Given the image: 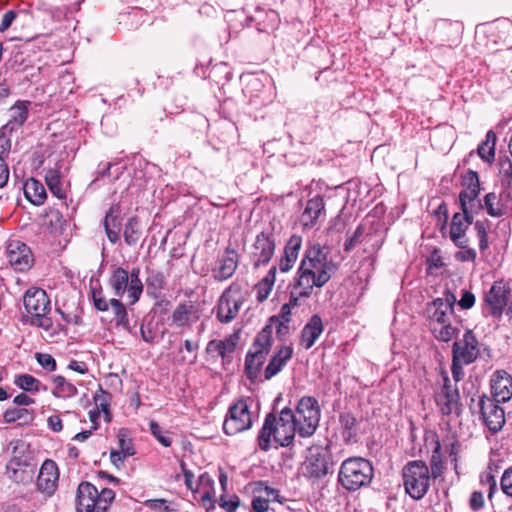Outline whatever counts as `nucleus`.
Segmentation results:
<instances>
[{
    "mask_svg": "<svg viewBox=\"0 0 512 512\" xmlns=\"http://www.w3.org/2000/svg\"><path fill=\"white\" fill-rule=\"evenodd\" d=\"M336 270V265L328 259L320 244L308 247L297 271V287L302 294L311 295L314 287H323Z\"/></svg>",
    "mask_w": 512,
    "mask_h": 512,
    "instance_id": "f257e3e1",
    "label": "nucleus"
},
{
    "mask_svg": "<svg viewBox=\"0 0 512 512\" xmlns=\"http://www.w3.org/2000/svg\"><path fill=\"white\" fill-rule=\"evenodd\" d=\"M298 427L295 424L293 411L283 408L279 415L273 413L266 415L263 426L258 434V445L261 450L268 451L271 448L272 439L282 447L292 445Z\"/></svg>",
    "mask_w": 512,
    "mask_h": 512,
    "instance_id": "f03ea898",
    "label": "nucleus"
},
{
    "mask_svg": "<svg viewBox=\"0 0 512 512\" xmlns=\"http://www.w3.org/2000/svg\"><path fill=\"white\" fill-rule=\"evenodd\" d=\"M373 471V466L367 459L350 457L342 462L338 479L346 490L356 491L371 483Z\"/></svg>",
    "mask_w": 512,
    "mask_h": 512,
    "instance_id": "7ed1b4c3",
    "label": "nucleus"
},
{
    "mask_svg": "<svg viewBox=\"0 0 512 512\" xmlns=\"http://www.w3.org/2000/svg\"><path fill=\"white\" fill-rule=\"evenodd\" d=\"M115 499V492L108 488H98L90 482L83 481L78 485L76 495L77 512H107Z\"/></svg>",
    "mask_w": 512,
    "mask_h": 512,
    "instance_id": "20e7f679",
    "label": "nucleus"
},
{
    "mask_svg": "<svg viewBox=\"0 0 512 512\" xmlns=\"http://www.w3.org/2000/svg\"><path fill=\"white\" fill-rule=\"evenodd\" d=\"M24 307L30 315V323L37 327L49 330L52 320L47 316L50 311V300L41 288H30L24 295Z\"/></svg>",
    "mask_w": 512,
    "mask_h": 512,
    "instance_id": "39448f33",
    "label": "nucleus"
},
{
    "mask_svg": "<svg viewBox=\"0 0 512 512\" xmlns=\"http://www.w3.org/2000/svg\"><path fill=\"white\" fill-rule=\"evenodd\" d=\"M406 492L416 500L422 499L430 486V470L423 461H410L402 470Z\"/></svg>",
    "mask_w": 512,
    "mask_h": 512,
    "instance_id": "423d86ee",
    "label": "nucleus"
},
{
    "mask_svg": "<svg viewBox=\"0 0 512 512\" xmlns=\"http://www.w3.org/2000/svg\"><path fill=\"white\" fill-rule=\"evenodd\" d=\"M321 410L317 399L311 396L302 397L293 412L295 424L298 427V435L302 438L311 437L320 421Z\"/></svg>",
    "mask_w": 512,
    "mask_h": 512,
    "instance_id": "0eeeda50",
    "label": "nucleus"
},
{
    "mask_svg": "<svg viewBox=\"0 0 512 512\" xmlns=\"http://www.w3.org/2000/svg\"><path fill=\"white\" fill-rule=\"evenodd\" d=\"M139 274V268H133L130 273L122 267L116 268L109 280L114 294L118 297H122L127 292L129 303H136L143 292V284L139 278Z\"/></svg>",
    "mask_w": 512,
    "mask_h": 512,
    "instance_id": "6e6552de",
    "label": "nucleus"
},
{
    "mask_svg": "<svg viewBox=\"0 0 512 512\" xmlns=\"http://www.w3.org/2000/svg\"><path fill=\"white\" fill-rule=\"evenodd\" d=\"M469 407L472 413L480 415L491 432L496 433L502 429L505 423V414L498 401L482 395L479 396L478 400L472 398Z\"/></svg>",
    "mask_w": 512,
    "mask_h": 512,
    "instance_id": "1a4fd4ad",
    "label": "nucleus"
},
{
    "mask_svg": "<svg viewBox=\"0 0 512 512\" xmlns=\"http://www.w3.org/2000/svg\"><path fill=\"white\" fill-rule=\"evenodd\" d=\"M245 300L242 286L233 282L219 298L217 304V319L221 323H230L236 318Z\"/></svg>",
    "mask_w": 512,
    "mask_h": 512,
    "instance_id": "9d476101",
    "label": "nucleus"
},
{
    "mask_svg": "<svg viewBox=\"0 0 512 512\" xmlns=\"http://www.w3.org/2000/svg\"><path fill=\"white\" fill-rule=\"evenodd\" d=\"M253 425L251 412L245 400H238L229 407L223 430L227 435H236L249 430Z\"/></svg>",
    "mask_w": 512,
    "mask_h": 512,
    "instance_id": "9b49d317",
    "label": "nucleus"
},
{
    "mask_svg": "<svg viewBox=\"0 0 512 512\" xmlns=\"http://www.w3.org/2000/svg\"><path fill=\"white\" fill-rule=\"evenodd\" d=\"M435 402L444 416H459L461 414L462 404L459 390L456 385L451 384L448 376H444L442 387L435 393Z\"/></svg>",
    "mask_w": 512,
    "mask_h": 512,
    "instance_id": "f8f14e48",
    "label": "nucleus"
},
{
    "mask_svg": "<svg viewBox=\"0 0 512 512\" xmlns=\"http://www.w3.org/2000/svg\"><path fill=\"white\" fill-rule=\"evenodd\" d=\"M329 462L327 452L320 447L309 449V453L302 466L303 476L315 482L328 474Z\"/></svg>",
    "mask_w": 512,
    "mask_h": 512,
    "instance_id": "ddd939ff",
    "label": "nucleus"
},
{
    "mask_svg": "<svg viewBox=\"0 0 512 512\" xmlns=\"http://www.w3.org/2000/svg\"><path fill=\"white\" fill-rule=\"evenodd\" d=\"M456 301L455 294L446 289L442 297H438L429 303L427 313L431 326L450 321Z\"/></svg>",
    "mask_w": 512,
    "mask_h": 512,
    "instance_id": "4468645a",
    "label": "nucleus"
},
{
    "mask_svg": "<svg viewBox=\"0 0 512 512\" xmlns=\"http://www.w3.org/2000/svg\"><path fill=\"white\" fill-rule=\"evenodd\" d=\"M8 263L16 271H26L33 263L30 248L19 240H11L8 242L5 251Z\"/></svg>",
    "mask_w": 512,
    "mask_h": 512,
    "instance_id": "2eb2a0df",
    "label": "nucleus"
},
{
    "mask_svg": "<svg viewBox=\"0 0 512 512\" xmlns=\"http://www.w3.org/2000/svg\"><path fill=\"white\" fill-rule=\"evenodd\" d=\"M275 251V240L271 234L260 233L256 236L252 245L250 260L255 268L266 265L271 260Z\"/></svg>",
    "mask_w": 512,
    "mask_h": 512,
    "instance_id": "dca6fc26",
    "label": "nucleus"
},
{
    "mask_svg": "<svg viewBox=\"0 0 512 512\" xmlns=\"http://www.w3.org/2000/svg\"><path fill=\"white\" fill-rule=\"evenodd\" d=\"M452 353L455 360H460L465 365L477 359L480 353L479 343L471 330L465 332L462 340L454 342Z\"/></svg>",
    "mask_w": 512,
    "mask_h": 512,
    "instance_id": "f3484780",
    "label": "nucleus"
},
{
    "mask_svg": "<svg viewBox=\"0 0 512 512\" xmlns=\"http://www.w3.org/2000/svg\"><path fill=\"white\" fill-rule=\"evenodd\" d=\"M510 287L504 281H495L490 290L485 294V302L492 316L499 318L507 306Z\"/></svg>",
    "mask_w": 512,
    "mask_h": 512,
    "instance_id": "a211bd4d",
    "label": "nucleus"
},
{
    "mask_svg": "<svg viewBox=\"0 0 512 512\" xmlns=\"http://www.w3.org/2000/svg\"><path fill=\"white\" fill-rule=\"evenodd\" d=\"M238 262L237 252L228 247L224 254L217 259L215 267L212 269L213 278L220 282L231 278L238 267Z\"/></svg>",
    "mask_w": 512,
    "mask_h": 512,
    "instance_id": "6ab92c4d",
    "label": "nucleus"
},
{
    "mask_svg": "<svg viewBox=\"0 0 512 512\" xmlns=\"http://www.w3.org/2000/svg\"><path fill=\"white\" fill-rule=\"evenodd\" d=\"M58 479L59 472L56 463L47 459L40 468L36 483L37 489L47 496H51L57 488Z\"/></svg>",
    "mask_w": 512,
    "mask_h": 512,
    "instance_id": "aec40b11",
    "label": "nucleus"
},
{
    "mask_svg": "<svg viewBox=\"0 0 512 512\" xmlns=\"http://www.w3.org/2000/svg\"><path fill=\"white\" fill-rule=\"evenodd\" d=\"M302 247V237L292 235L284 247V253L279 260L278 268L280 272H289L296 263L300 249Z\"/></svg>",
    "mask_w": 512,
    "mask_h": 512,
    "instance_id": "412c9836",
    "label": "nucleus"
},
{
    "mask_svg": "<svg viewBox=\"0 0 512 512\" xmlns=\"http://www.w3.org/2000/svg\"><path fill=\"white\" fill-rule=\"evenodd\" d=\"M493 400L506 402L512 397V377L505 371H497L491 380Z\"/></svg>",
    "mask_w": 512,
    "mask_h": 512,
    "instance_id": "4be33fe9",
    "label": "nucleus"
},
{
    "mask_svg": "<svg viewBox=\"0 0 512 512\" xmlns=\"http://www.w3.org/2000/svg\"><path fill=\"white\" fill-rule=\"evenodd\" d=\"M293 348L288 345H282L271 357L268 365L264 370L265 380H270L277 375L286 363L292 358Z\"/></svg>",
    "mask_w": 512,
    "mask_h": 512,
    "instance_id": "5701e85b",
    "label": "nucleus"
},
{
    "mask_svg": "<svg viewBox=\"0 0 512 512\" xmlns=\"http://www.w3.org/2000/svg\"><path fill=\"white\" fill-rule=\"evenodd\" d=\"M463 186L464 190H462L459 194L460 206H465V203L473 202L477 200L480 194V181L478 173L469 170L463 177Z\"/></svg>",
    "mask_w": 512,
    "mask_h": 512,
    "instance_id": "b1692460",
    "label": "nucleus"
},
{
    "mask_svg": "<svg viewBox=\"0 0 512 512\" xmlns=\"http://www.w3.org/2000/svg\"><path fill=\"white\" fill-rule=\"evenodd\" d=\"M28 101H17L9 111V119L7 123L2 127V134L6 131L12 132L21 127L28 117Z\"/></svg>",
    "mask_w": 512,
    "mask_h": 512,
    "instance_id": "393cba45",
    "label": "nucleus"
},
{
    "mask_svg": "<svg viewBox=\"0 0 512 512\" xmlns=\"http://www.w3.org/2000/svg\"><path fill=\"white\" fill-rule=\"evenodd\" d=\"M324 330L322 319L319 315H313L301 332V345L310 349Z\"/></svg>",
    "mask_w": 512,
    "mask_h": 512,
    "instance_id": "a878e982",
    "label": "nucleus"
},
{
    "mask_svg": "<svg viewBox=\"0 0 512 512\" xmlns=\"http://www.w3.org/2000/svg\"><path fill=\"white\" fill-rule=\"evenodd\" d=\"M324 211V200L321 196H315L307 201L306 207L301 214L300 221L305 228H311L316 224L317 219Z\"/></svg>",
    "mask_w": 512,
    "mask_h": 512,
    "instance_id": "bb28decb",
    "label": "nucleus"
},
{
    "mask_svg": "<svg viewBox=\"0 0 512 512\" xmlns=\"http://www.w3.org/2000/svg\"><path fill=\"white\" fill-rule=\"evenodd\" d=\"M171 319L177 326H190L199 319V313L193 304L182 303L174 309Z\"/></svg>",
    "mask_w": 512,
    "mask_h": 512,
    "instance_id": "cd10ccee",
    "label": "nucleus"
},
{
    "mask_svg": "<svg viewBox=\"0 0 512 512\" xmlns=\"http://www.w3.org/2000/svg\"><path fill=\"white\" fill-rule=\"evenodd\" d=\"M23 190L25 197L33 205L40 206L47 198L43 184L34 178H30L25 182Z\"/></svg>",
    "mask_w": 512,
    "mask_h": 512,
    "instance_id": "c85d7f7f",
    "label": "nucleus"
},
{
    "mask_svg": "<svg viewBox=\"0 0 512 512\" xmlns=\"http://www.w3.org/2000/svg\"><path fill=\"white\" fill-rule=\"evenodd\" d=\"M266 357L267 354L252 349L247 353L245 358V372L250 380H256L266 360Z\"/></svg>",
    "mask_w": 512,
    "mask_h": 512,
    "instance_id": "c756f323",
    "label": "nucleus"
},
{
    "mask_svg": "<svg viewBox=\"0 0 512 512\" xmlns=\"http://www.w3.org/2000/svg\"><path fill=\"white\" fill-rule=\"evenodd\" d=\"M103 224L109 241L111 243H116L119 240L121 227L118 207H111L107 211Z\"/></svg>",
    "mask_w": 512,
    "mask_h": 512,
    "instance_id": "7c9ffc66",
    "label": "nucleus"
},
{
    "mask_svg": "<svg viewBox=\"0 0 512 512\" xmlns=\"http://www.w3.org/2000/svg\"><path fill=\"white\" fill-rule=\"evenodd\" d=\"M237 338L230 336L224 340H211L206 347L208 353L217 352L225 360L236 349Z\"/></svg>",
    "mask_w": 512,
    "mask_h": 512,
    "instance_id": "2f4dec72",
    "label": "nucleus"
},
{
    "mask_svg": "<svg viewBox=\"0 0 512 512\" xmlns=\"http://www.w3.org/2000/svg\"><path fill=\"white\" fill-rule=\"evenodd\" d=\"M273 327L271 324H267L263 329L258 333L252 350L260 351L264 354H269L272 342H273Z\"/></svg>",
    "mask_w": 512,
    "mask_h": 512,
    "instance_id": "473e14b6",
    "label": "nucleus"
},
{
    "mask_svg": "<svg viewBox=\"0 0 512 512\" xmlns=\"http://www.w3.org/2000/svg\"><path fill=\"white\" fill-rule=\"evenodd\" d=\"M53 384L54 389L52 394L57 398H71L78 393L76 386L68 382L63 376H55L53 378Z\"/></svg>",
    "mask_w": 512,
    "mask_h": 512,
    "instance_id": "72a5a7b5",
    "label": "nucleus"
},
{
    "mask_svg": "<svg viewBox=\"0 0 512 512\" xmlns=\"http://www.w3.org/2000/svg\"><path fill=\"white\" fill-rule=\"evenodd\" d=\"M45 182L55 197L58 199L66 198V192L62 187L61 174L58 169H49L45 174Z\"/></svg>",
    "mask_w": 512,
    "mask_h": 512,
    "instance_id": "f704fd0d",
    "label": "nucleus"
},
{
    "mask_svg": "<svg viewBox=\"0 0 512 512\" xmlns=\"http://www.w3.org/2000/svg\"><path fill=\"white\" fill-rule=\"evenodd\" d=\"M496 140V134L492 130L488 131L485 141H483L477 149L478 155L482 160L488 163L494 160Z\"/></svg>",
    "mask_w": 512,
    "mask_h": 512,
    "instance_id": "c9c22d12",
    "label": "nucleus"
},
{
    "mask_svg": "<svg viewBox=\"0 0 512 512\" xmlns=\"http://www.w3.org/2000/svg\"><path fill=\"white\" fill-rule=\"evenodd\" d=\"M110 308L114 315L112 321L115 322L116 326L129 330L130 326L128 314L123 303L115 298L110 299Z\"/></svg>",
    "mask_w": 512,
    "mask_h": 512,
    "instance_id": "e433bc0d",
    "label": "nucleus"
},
{
    "mask_svg": "<svg viewBox=\"0 0 512 512\" xmlns=\"http://www.w3.org/2000/svg\"><path fill=\"white\" fill-rule=\"evenodd\" d=\"M5 423H13L17 420H23L28 423L33 420V411L25 407H13L7 409L3 414Z\"/></svg>",
    "mask_w": 512,
    "mask_h": 512,
    "instance_id": "4c0bfd02",
    "label": "nucleus"
},
{
    "mask_svg": "<svg viewBox=\"0 0 512 512\" xmlns=\"http://www.w3.org/2000/svg\"><path fill=\"white\" fill-rule=\"evenodd\" d=\"M431 330L435 337L443 342L450 341L456 335L457 331V329L451 325L450 321L433 325L431 326Z\"/></svg>",
    "mask_w": 512,
    "mask_h": 512,
    "instance_id": "58836bf2",
    "label": "nucleus"
},
{
    "mask_svg": "<svg viewBox=\"0 0 512 512\" xmlns=\"http://www.w3.org/2000/svg\"><path fill=\"white\" fill-rule=\"evenodd\" d=\"M14 383L20 389L27 392H38L41 386L40 381L29 374H22L17 376Z\"/></svg>",
    "mask_w": 512,
    "mask_h": 512,
    "instance_id": "ea45409f",
    "label": "nucleus"
},
{
    "mask_svg": "<svg viewBox=\"0 0 512 512\" xmlns=\"http://www.w3.org/2000/svg\"><path fill=\"white\" fill-rule=\"evenodd\" d=\"M124 240L127 245H135L140 237V231L138 228V222L136 218H130L124 228Z\"/></svg>",
    "mask_w": 512,
    "mask_h": 512,
    "instance_id": "a19ab883",
    "label": "nucleus"
},
{
    "mask_svg": "<svg viewBox=\"0 0 512 512\" xmlns=\"http://www.w3.org/2000/svg\"><path fill=\"white\" fill-rule=\"evenodd\" d=\"M485 207L487 212L492 217H500L504 214L502 206L498 201L497 195L495 193H488L484 197Z\"/></svg>",
    "mask_w": 512,
    "mask_h": 512,
    "instance_id": "79ce46f5",
    "label": "nucleus"
},
{
    "mask_svg": "<svg viewBox=\"0 0 512 512\" xmlns=\"http://www.w3.org/2000/svg\"><path fill=\"white\" fill-rule=\"evenodd\" d=\"M150 431L152 435L164 446L170 447L172 444V438L170 437V433L164 431L160 425L155 421H150L149 423Z\"/></svg>",
    "mask_w": 512,
    "mask_h": 512,
    "instance_id": "37998d69",
    "label": "nucleus"
},
{
    "mask_svg": "<svg viewBox=\"0 0 512 512\" xmlns=\"http://www.w3.org/2000/svg\"><path fill=\"white\" fill-rule=\"evenodd\" d=\"M9 469L12 470V475L10 477L16 482L28 483L33 479L34 471L28 466L22 467L19 465L18 468H11V466H9Z\"/></svg>",
    "mask_w": 512,
    "mask_h": 512,
    "instance_id": "c03bdc74",
    "label": "nucleus"
},
{
    "mask_svg": "<svg viewBox=\"0 0 512 512\" xmlns=\"http://www.w3.org/2000/svg\"><path fill=\"white\" fill-rule=\"evenodd\" d=\"M100 393L95 394L94 402L97 407V410L103 412L105 414V419L107 422L111 420V415L109 413V394L100 389Z\"/></svg>",
    "mask_w": 512,
    "mask_h": 512,
    "instance_id": "a18cd8bd",
    "label": "nucleus"
},
{
    "mask_svg": "<svg viewBox=\"0 0 512 512\" xmlns=\"http://www.w3.org/2000/svg\"><path fill=\"white\" fill-rule=\"evenodd\" d=\"M499 173L502 176V181L508 185L512 181V161L507 157H500L498 160Z\"/></svg>",
    "mask_w": 512,
    "mask_h": 512,
    "instance_id": "49530a36",
    "label": "nucleus"
},
{
    "mask_svg": "<svg viewBox=\"0 0 512 512\" xmlns=\"http://www.w3.org/2000/svg\"><path fill=\"white\" fill-rule=\"evenodd\" d=\"M339 421L341 427L348 433V436L351 437L354 434L355 427L358 423L356 417L349 412H343L339 416Z\"/></svg>",
    "mask_w": 512,
    "mask_h": 512,
    "instance_id": "de8ad7c7",
    "label": "nucleus"
},
{
    "mask_svg": "<svg viewBox=\"0 0 512 512\" xmlns=\"http://www.w3.org/2000/svg\"><path fill=\"white\" fill-rule=\"evenodd\" d=\"M467 229V225L464 222V217H462V214L457 212L453 215L451 226H450V237L460 235L462 233H465Z\"/></svg>",
    "mask_w": 512,
    "mask_h": 512,
    "instance_id": "09e8293b",
    "label": "nucleus"
},
{
    "mask_svg": "<svg viewBox=\"0 0 512 512\" xmlns=\"http://www.w3.org/2000/svg\"><path fill=\"white\" fill-rule=\"evenodd\" d=\"M92 300L95 308L98 311L106 312L109 310L110 300H106V298L102 295V292L100 290H92Z\"/></svg>",
    "mask_w": 512,
    "mask_h": 512,
    "instance_id": "8fccbe9b",
    "label": "nucleus"
},
{
    "mask_svg": "<svg viewBox=\"0 0 512 512\" xmlns=\"http://www.w3.org/2000/svg\"><path fill=\"white\" fill-rule=\"evenodd\" d=\"M311 295L302 294L301 288L297 287V279H295V283L293 284L292 290L290 292L289 301L286 303L289 307L294 308L300 305L301 298H308Z\"/></svg>",
    "mask_w": 512,
    "mask_h": 512,
    "instance_id": "3c124183",
    "label": "nucleus"
},
{
    "mask_svg": "<svg viewBox=\"0 0 512 512\" xmlns=\"http://www.w3.org/2000/svg\"><path fill=\"white\" fill-rule=\"evenodd\" d=\"M362 235L363 228L362 226H358L354 233L346 239L344 243V250L346 252H350L357 244H359L362 241Z\"/></svg>",
    "mask_w": 512,
    "mask_h": 512,
    "instance_id": "603ef678",
    "label": "nucleus"
},
{
    "mask_svg": "<svg viewBox=\"0 0 512 512\" xmlns=\"http://www.w3.org/2000/svg\"><path fill=\"white\" fill-rule=\"evenodd\" d=\"M37 362L48 371H54L56 369V361L50 355L46 353H37L36 354Z\"/></svg>",
    "mask_w": 512,
    "mask_h": 512,
    "instance_id": "864d4df0",
    "label": "nucleus"
},
{
    "mask_svg": "<svg viewBox=\"0 0 512 512\" xmlns=\"http://www.w3.org/2000/svg\"><path fill=\"white\" fill-rule=\"evenodd\" d=\"M474 228L477 232V237L479 240V248L481 250H485L488 248V237L484 224L480 221H477L474 225Z\"/></svg>",
    "mask_w": 512,
    "mask_h": 512,
    "instance_id": "5fc2aeb1",
    "label": "nucleus"
},
{
    "mask_svg": "<svg viewBox=\"0 0 512 512\" xmlns=\"http://www.w3.org/2000/svg\"><path fill=\"white\" fill-rule=\"evenodd\" d=\"M477 253L473 248H465L457 251L454 255L455 259L460 262H474L476 259Z\"/></svg>",
    "mask_w": 512,
    "mask_h": 512,
    "instance_id": "6e6d98bb",
    "label": "nucleus"
},
{
    "mask_svg": "<svg viewBox=\"0 0 512 512\" xmlns=\"http://www.w3.org/2000/svg\"><path fill=\"white\" fill-rule=\"evenodd\" d=\"M501 489L506 495L512 496V468L504 472L501 478Z\"/></svg>",
    "mask_w": 512,
    "mask_h": 512,
    "instance_id": "4d7b16f0",
    "label": "nucleus"
},
{
    "mask_svg": "<svg viewBox=\"0 0 512 512\" xmlns=\"http://www.w3.org/2000/svg\"><path fill=\"white\" fill-rule=\"evenodd\" d=\"M470 508L473 511H478L484 506V496L482 492L474 491L469 499Z\"/></svg>",
    "mask_w": 512,
    "mask_h": 512,
    "instance_id": "13d9d810",
    "label": "nucleus"
},
{
    "mask_svg": "<svg viewBox=\"0 0 512 512\" xmlns=\"http://www.w3.org/2000/svg\"><path fill=\"white\" fill-rule=\"evenodd\" d=\"M197 488H199V490L202 489L203 491H214V480L207 472H204L199 476Z\"/></svg>",
    "mask_w": 512,
    "mask_h": 512,
    "instance_id": "bf43d9fd",
    "label": "nucleus"
},
{
    "mask_svg": "<svg viewBox=\"0 0 512 512\" xmlns=\"http://www.w3.org/2000/svg\"><path fill=\"white\" fill-rule=\"evenodd\" d=\"M180 467L183 472L184 479H185V485L187 486V488L190 489L194 494L198 493L199 488L193 487L194 474L192 473V471H190L186 468V465L184 462H181Z\"/></svg>",
    "mask_w": 512,
    "mask_h": 512,
    "instance_id": "052dcab7",
    "label": "nucleus"
},
{
    "mask_svg": "<svg viewBox=\"0 0 512 512\" xmlns=\"http://www.w3.org/2000/svg\"><path fill=\"white\" fill-rule=\"evenodd\" d=\"M272 288L271 286H269L268 284H265V283H262L261 281L256 285V290H257V300L259 302H263L265 301L271 291H272Z\"/></svg>",
    "mask_w": 512,
    "mask_h": 512,
    "instance_id": "680f3d73",
    "label": "nucleus"
},
{
    "mask_svg": "<svg viewBox=\"0 0 512 512\" xmlns=\"http://www.w3.org/2000/svg\"><path fill=\"white\" fill-rule=\"evenodd\" d=\"M16 17L17 12H15L14 10L7 11L2 17L0 23V32L6 31L11 26Z\"/></svg>",
    "mask_w": 512,
    "mask_h": 512,
    "instance_id": "e2e57ef3",
    "label": "nucleus"
},
{
    "mask_svg": "<svg viewBox=\"0 0 512 512\" xmlns=\"http://www.w3.org/2000/svg\"><path fill=\"white\" fill-rule=\"evenodd\" d=\"M482 484H487L489 486L488 490V498L492 499L494 492L497 490V481L493 475L490 473L481 477Z\"/></svg>",
    "mask_w": 512,
    "mask_h": 512,
    "instance_id": "0e129e2a",
    "label": "nucleus"
},
{
    "mask_svg": "<svg viewBox=\"0 0 512 512\" xmlns=\"http://www.w3.org/2000/svg\"><path fill=\"white\" fill-rule=\"evenodd\" d=\"M475 303V296L469 291H464L461 299L458 301V305L462 309H470Z\"/></svg>",
    "mask_w": 512,
    "mask_h": 512,
    "instance_id": "69168bd1",
    "label": "nucleus"
},
{
    "mask_svg": "<svg viewBox=\"0 0 512 512\" xmlns=\"http://www.w3.org/2000/svg\"><path fill=\"white\" fill-rule=\"evenodd\" d=\"M252 508L254 512H265L269 508V499L263 497H255L252 500Z\"/></svg>",
    "mask_w": 512,
    "mask_h": 512,
    "instance_id": "338daca9",
    "label": "nucleus"
},
{
    "mask_svg": "<svg viewBox=\"0 0 512 512\" xmlns=\"http://www.w3.org/2000/svg\"><path fill=\"white\" fill-rule=\"evenodd\" d=\"M291 310L292 308L289 307V305H287L286 303L282 305L281 309H280V312H279V315L278 316H275V317H272L270 320L271 321H284V322H290V316H291Z\"/></svg>",
    "mask_w": 512,
    "mask_h": 512,
    "instance_id": "774afa93",
    "label": "nucleus"
}]
</instances>
